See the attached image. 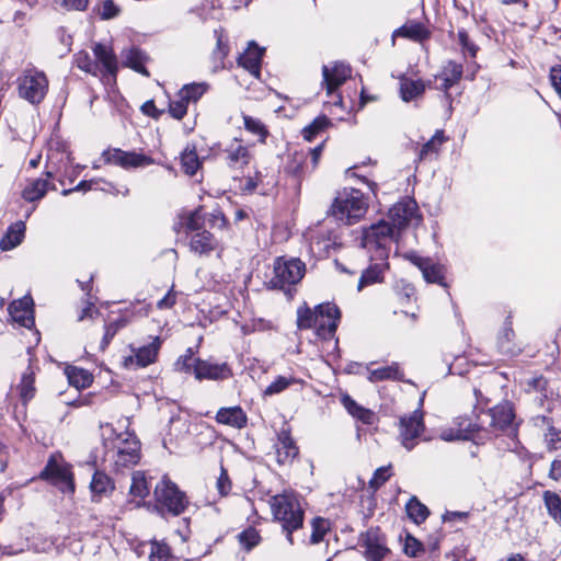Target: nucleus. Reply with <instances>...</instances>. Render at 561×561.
<instances>
[{
	"label": "nucleus",
	"instance_id": "obj_1",
	"mask_svg": "<svg viewBox=\"0 0 561 561\" xmlns=\"http://www.w3.org/2000/svg\"><path fill=\"white\" fill-rule=\"evenodd\" d=\"M274 519L282 524L287 540L293 545V533L302 527L304 510L298 495L293 491L276 494L270 500Z\"/></svg>",
	"mask_w": 561,
	"mask_h": 561
},
{
	"label": "nucleus",
	"instance_id": "obj_2",
	"mask_svg": "<svg viewBox=\"0 0 561 561\" xmlns=\"http://www.w3.org/2000/svg\"><path fill=\"white\" fill-rule=\"evenodd\" d=\"M367 208L364 194L359 190L351 188L337 194L330 214L344 225H353L365 216Z\"/></svg>",
	"mask_w": 561,
	"mask_h": 561
},
{
	"label": "nucleus",
	"instance_id": "obj_3",
	"mask_svg": "<svg viewBox=\"0 0 561 561\" xmlns=\"http://www.w3.org/2000/svg\"><path fill=\"white\" fill-rule=\"evenodd\" d=\"M399 233L390 222L382 219L364 230L362 243L369 252L375 251L371 259L386 261L389 256L390 245L397 241Z\"/></svg>",
	"mask_w": 561,
	"mask_h": 561
},
{
	"label": "nucleus",
	"instance_id": "obj_4",
	"mask_svg": "<svg viewBox=\"0 0 561 561\" xmlns=\"http://www.w3.org/2000/svg\"><path fill=\"white\" fill-rule=\"evenodd\" d=\"M157 507L162 516H179L188 505L187 496L170 479L164 477L154 488Z\"/></svg>",
	"mask_w": 561,
	"mask_h": 561
},
{
	"label": "nucleus",
	"instance_id": "obj_5",
	"mask_svg": "<svg viewBox=\"0 0 561 561\" xmlns=\"http://www.w3.org/2000/svg\"><path fill=\"white\" fill-rule=\"evenodd\" d=\"M190 354L178 360V365L182 366L185 371L193 370L196 379L224 380L231 377L232 373L227 363H213L201 358H194L191 350Z\"/></svg>",
	"mask_w": 561,
	"mask_h": 561
},
{
	"label": "nucleus",
	"instance_id": "obj_6",
	"mask_svg": "<svg viewBox=\"0 0 561 561\" xmlns=\"http://www.w3.org/2000/svg\"><path fill=\"white\" fill-rule=\"evenodd\" d=\"M305 272L306 265L301 260L278 257L274 263V276L270 283L274 288L288 291L291 286L301 280Z\"/></svg>",
	"mask_w": 561,
	"mask_h": 561
},
{
	"label": "nucleus",
	"instance_id": "obj_7",
	"mask_svg": "<svg viewBox=\"0 0 561 561\" xmlns=\"http://www.w3.org/2000/svg\"><path fill=\"white\" fill-rule=\"evenodd\" d=\"M20 98L31 104L41 103L48 90V80L43 71L26 69L18 79Z\"/></svg>",
	"mask_w": 561,
	"mask_h": 561
},
{
	"label": "nucleus",
	"instance_id": "obj_8",
	"mask_svg": "<svg viewBox=\"0 0 561 561\" xmlns=\"http://www.w3.org/2000/svg\"><path fill=\"white\" fill-rule=\"evenodd\" d=\"M41 478L49 481L62 493L72 494L75 492L73 474L70 467L56 456H51L48 459L45 468L41 472Z\"/></svg>",
	"mask_w": 561,
	"mask_h": 561
},
{
	"label": "nucleus",
	"instance_id": "obj_9",
	"mask_svg": "<svg viewBox=\"0 0 561 561\" xmlns=\"http://www.w3.org/2000/svg\"><path fill=\"white\" fill-rule=\"evenodd\" d=\"M424 430L425 425L421 409H416L410 415L401 416L399 421V439L401 445L408 451L412 450Z\"/></svg>",
	"mask_w": 561,
	"mask_h": 561
},
{
	"label": "nucleus",
	"instance_id": "obj_10",
	"mask_svg": "<svg viewBox=\"0 0 561 561\" xmlns=\"http://www.w3.org/2000/svg\"><path fill=\"white\" fill-rule=\"evenodd\" d=\"M358 545L363 548L366 561H383L390 554L386 536L379 528H369L362 534Z\"/></svg>",
	"mask_w": 561,
	"mask_h": 561
},
{
	"label": "nucleus",
	"instance_id": "obj_11",
	"mask_svg": "<svg viewBox=\"0 0 561 561\" xmlns=\"http://www.w3.org/2000/svg\"><path fill=\"white\" fill-rule=\"evenodd\" d=\"M390 225L400 234V231L410 225H417L421 220L417 214V204L412 198H405L394 204L388 213Z\"/></svg>",
	"mask_w": 561,
	"mask_h": 561
},
{
	"label": "nucleus",
	"instance_id": "obj_12",
	"mask_svg": "<svg viewBox=\"0 0 561 561\" xmlns=\"http://www.w3.org/2000/svg\"><path fill=\"white\" fill-rule=\"evenodd\" d=\"M162 341L159 336H154L152 341L139 347L129 345L131 354L124 357L123 366L127 369L145 368L153 364L161 347Z\"/></svg>",
	"mask_w": 561,
	"mask_h": 561
},
{
	"label": "nucleus",
	"instance_id": "obj_13",
	"mask_svg": "<svg viewBox=\"0 0 561 561\" xmlns=\"http://www.w3.org/2000/svg\"><path fill=\"white\" fill-rule=\"evenodd\" d=\"M316 332L321 339L328 340L334 336L341 319V311L332 302H323L316 307Z\"/></svg>",
	"mask_w": 561,
	"mask_h": 561
},
{
	"label": "nucleus",
	"instance_id": "obj_14",
	"mask_svg": "<svg viewBox=\"0 0 561 561\" xmlns=\"http://www.w3.org/2000/svg\"><path fill=\"white\" fill-rule=\"evenodd\" d=\"M106 163L119 165L124 169L150 165L151 157L135 151H124L118 148L105 150L102 154Z\"/></svg>",
	"mask_w": 561,
	"mask_h": 561
},
{
	"label": "nucleus",
	"instance_id": "obj_15",
	"mask_svg": "<svg viewBox=\"0 0 561 561\" xmlns=\"http://www.w3.org/2000/svg\"><path fill=\"white\" fill-rule=\"evenodd\" d=\"M222 158L230 169L242 170L252 161L253 153L249 146L236 138L222 150Z\"/></svg>",
	"mask_w": 561,
	"mask_h": 561
},
{
	"label": "nucleus",
	"instance_id": "obj_16",
	"mask_svg": "<svg viewBox=\"0 0 561 561\" xmlns=\"http://www.w3.org/2000/svg\"><path fill=\"white\" fill-rule=\"evenodd\" d=\"M490 427L494 431H506L515 428V410L510 401H503L489 409Z\"/></svg>",
	"mask_w": 561,
	"mask_h": 561
},
{
	"label": "nucleus",
	"instance_id": "obj_17",
	"mask_svg": "<svg viewBox=\"0 0 561 561\" xmlns=\"http://www.w3.org/2000/svg\"><path fill=\"white\" fill-rule=\"evenodd\" d=\"M404 257L420 268L427 283H435L445 286L442 265L434 263L431 259L422 257L415 252H409Z\"/></svg>",
	"mask_w": 561,
	"mask_h": 561
},
{
	"label": "nucleus",
	"instance_id": "obj_18",
	"mask_svg": "<svg viewBox=\"0 0 561 561\" xmlns=\"http://www.w3.org/2000/svg\"><path fill=\"white\" fill-rule=\"evenodd\" d=\"M352 69L343 62H335L332 68L322 67L323 84L327 93L332 94L347 78H350Z\"/></svg>",
	"mask_w": 561,
	"mask_h": 561
},
{
	"label": "nucleus",
	"instance_id": "obj_19",
	"mask_svg": "<svg viewBox=\"0 0 561 561\" xmlns=\"http://www.w3.org/2000/svg\"><path fill=\"white\" fill-rule=\"evenodd\" d=\"M9 313L14 322L31 329L34 325L32 297L24 296L21 299L12 301L9 306Z\"/></svg>",
	"mask_w": 561,
	"mask_h": 561
},
{
	"label": "nucleus",
	"instance_id": "obj_20",
	"mask_svg": "<svg viewBox=\"0 0 561 561\" xmlns=\"http://www.w3.org/2000/svg\"><path fill=\"white\" fill-rule=\"evenodd\" d=\"M264 49L251 41L247 50L238 57V65L248 70L252 76L259 78L261 73V61Z\"/></svg>",
	"mask_w": 561,
	"mask_h": 561
},
{
	"label": "nucleus",
	"instance_id": "obj_21",
	"mask_svg": "<svg viewBox=\"0 0 561 561\" xmlns=\"http://www.w3.org/2000/svg\"><path fill=\"white\" fill-rule=\"evenodd\" d=\"M115 490L113 480L103 471L96 470L90 483L91 500L99 503Z\"/></svg>",
	"mask_w": 561,
	"mask_h": 561
},
{
	"label": "nucleus",
	"instance_id": "obj_22",
	"mask_svg": "<svg viewBox=\"0 0 561 561\" xmlns=\"http://www.w3.org/2000/svg\"><path fill=\"white\" fill-rule=\"evenodd\" d=\"M216 421L238 430L247 426L248 417L244 411L239 407L220 408L216 414Z\"/></svg>",
	"mask_w": 561,
	"mask_h": 561
},
{
	"label": "nucleus",
	"instance_id": "obj_23",
	"mask_svg": "<svg viewBox=\"0 0 561 561\" xmlns=\"http://www.w3.org/2000/svg\"><path fill=\"white\" fill-rule=\"evenodd\" d=\"M298 455V447L291 438L289 432L282 431L278 435V442L276 444V457L277 462L280 465L291 462Z\"/></svg>",
	"mask_w": 561,
	"mask_h": 561
},
{
	"label": "nucleus",
	"instance_id": "obj_24",
	"mask_svg": "<svg viewBox=\"0 0 561 561\" xmlns=\"http://www.w3.org/2000/svg\"><path fill=\"white\" fill-rule=\"evenodd\" d=\"M217 247L214 234L207 230L195 232L190 240V249L199 255H208Z\"/></svg>",
	"mask_w": 561,
	"mask_h": 561
},
{
	"label": "nucleus",
	"instance_id": "obj_25",
	"mask_svg": "<svg viewBox=\"0 0 561 561\" xmlns=\"http://www.w3.org/2000/svg\"><path fill=\"white\" fill-rule=\"evenodd\" d=\"M93 53L98 62H100L106 72L111 75L114 79L116 77L118 65L115 54L112 48L107 45L96 43L93 46Z\"/></svg>",
	"mask_w": 561,
	"mask_h": 561
},
{
	"label": "nucleus",
	"instance_id": "obj_26",
	"mask_svg": "<svg viewBox=\"0 0 561 561\" xmlns=\"http://www.w3.org/2000/svg\"><path fill=\"white\" fill-rule=\"evenodd\" d=\"M50 178H53V173L48 171L46 172V179H35L30 181L22 192L23 198L27 202L42 199L48 190V180Z\"/></svg>",
	"mask_w": 561,
	"mask_h": 561
},
{
	"label": "nucleus",
	"instance_id": "obj_27",
	"mask_svg": "<svg viewBox=\"0 0 561 561\" xmlns=\"http://www.w3.org/2000/svg\"><path fill=\"white\" fill-rule=\"evenodd\" d=\"M25 224L23 221H16L12 224L5 234L0 240V249L2 251H9L18 247L24 239Z\"/></svg>",
	"mask_w": 561,
	"mask_h": 561
},
{
	"label": "nucleus",
	"instance_id": "obj_28",
	"mask_svg": "<svg viewBox=\"0 0 561 561\" xmlns=\"http://www.w3.org/2000/svg\"><path fill=\"white\" fill-rule=\"evenodd\" d=\"M342 403L353 417L367 425L374 424L376 415L371 410L359 405L347 394L343 396Z\"/></svg>",
	"mask_w": 561,
	"mask_h": 561
},
{
	"label": "nucleus",
	"instance_id": "obj_29",
	"mask_svg": "<svg viewBox=\"0 0 561 561\" xmlns=\"http://www.w3.org/2000/svg\"><path fill=\"white\" fill-rule=\"evenodd\" d=\"M386 267V261H380L379 263L370 264L367 268L363 270L358 280L357 289L360 291L366 286L381 283L383 278L382 274Z\"/></svg>",
	"mask_w": 561,
	"mask_h": 561
},
{
	"label": "nucleus",
	"instance_id": "obj_30",
	"mask_svg": "<svg viewBox=\"0 0 561 561\" xmlns=\"http://www.w3.org/2000/svg\"><path fill=\"white\" fill-rule=\"evenodd\" d=\"M514 331L511 327V322H505L501 333L497 336L499 351L508 356H516L522 352V348L514 342Z\"/></svg>",
	"mask_w": 561,
	"mask_h": 561
},
{
	"label": "nucleus",
	"instance_id": "obj_31",
	"mask_svg": "<svg viewBox=\"0 0 561 561\" xmlns=\"http://www.w3.org/2000/svg\"><path fill=\"white\" fill-rule=\"evenodd\" d=\"M124 57V66L134 69L135 71L141 73L145 77H149L150 73L145 67V61L147 59L146 55L136 47H133L126 50L123 55Z\"/></svg>",
	"mask_w": 561,
	"mask_h": 561
},
{
	"label": "nucleus",
	"instance_id": "obj_32",
	"mask_svg": "<svg viewBox=\"0 0 561 561\" xmlns=\"http://www.w3.org/2000/svg\"><path fill=\"white\" fill-rule=\"evenodd\" d=\"M308 153L304 150L295 151L289 156V160L285 167L286 173L296 179H300L306 173Z\"/></svg>",
	"mask_w": 561,
	"mask_h": 561
},
{
	"label": "nucleus",
	"instance_id": "obj_33",
	"mask_svg": "<svg viewBox=\"0 0 561 561\" xmlns=\"http://www.w3.org/2000/svg\"><path fill=\"white\" fill-rule=\"evenodd\" d=\"M425 91V83L422 80L401 79L400 95L404 102H410L422 95Z\"/></svg>",
	"mask_w": 561,
	"mask_h": 561
},
{
	"label": "nucleus",
	"instance_id": "obj_34",
	"mask_svg": "<svg viewBox=\"0 0 561 561\" xmlns=\"http://www.w3.org/2000/svg\"><path fill=\"white\" fill-rule=\"evenodd\" d=\"M393 36H400L415 42H422L426 39L430 34L421 23H407L397 28L393 33Z\"/></svg>",
	"mask_w": 561,
	"mask_h": 561
},
{
	"label": "nucleus",
	"instance_id": "obj_35",
	"mask_svg": "<svg viewBox=\"0 0 561 561\" xmlns=\"http://www.w3.org/2000/svg\"><path fill=\"white\" fill-rule=\"evenodd\" d=\"M403 377L399 365L393 363L389 366L376 368L369 371L368 380L370 382H377L382 380H401Z\"/></svg>",
	"mask_w": 561,
	"mask_h": 561
},
{
	"label": "nucleus",
	"instance_id": "obj_36",
	"mask_svg": "<svg viewBox=\"0 0 561 561\" xmlns=\"http://www.w3.org/2000/svg\"><path fill=\"white\" fill-rule=\"evenodd\" d=\"M542 497L550 517L561 525V496L556 492L545 491Z\"/></svg>",
	"mask_w": 561,
	"mask_h": 561
},
{
	"label": "nucleus",
	"instance_id": "obj_37",
	"mask_svg": "<svg viewBox=\"0 0 561 561\" xmlns=\"http://www.w3.org/2000/svg\"><path fill=\"white\" fill-rule=\"evenodd\" d=\"M408 516L415 523H423L430 515L428 508L416 496H412L405 505Z\"/></svg>",
	"mask_w": 561,
	"mask_h": 561
},
{
	"label": "nucleus",
	"instance_id": "obj_38",
	"mask_svg": "<svg viewBox=\"0 0 561 561\" xmlns=\"http://www.w3.org/2000/svg\"><path fill=\"white\" fill-rule=\"evenodd\" d=\"M208 90V84L205 82L202 83H190L185 84L178 93V96L183 98L188 103L197 102L204 93Z\"/></svg>",
	"mask_w": 561,
	"mask_h": 561
},
{
	"label": "nucleus",
	"instance_id": "obj_39",
	"mask_svg": "<svg viewBox=\"0 0 561 561\" xmlns=\"http://www.w3.org/2000/svg\"><path fill=\"white\" fill-rule=\"evenodd\" d=\"M316 323V308L312 310L306 304H304L297 309V327L299 330L314 329Z\"/></svg>",
	"mask_w": 561,
	"mask_h": 561
},
{
	"label": "nucleus",
	"instance_id": "obj_40",
	"mask_svg": "<svg viewBox=\"0 0 561 561\" xmlns=\"http://www.w3.org/2000/svg\"><path fill=\"white\" fill-rule=\"evenodd\" d=\"M149 561H176V558L167 543L153 540L150 542Z\"/></svg>",
	"mask_w": 561,
	"mask_h": 561
},
{
	"label": "nucleus",
	"instance_id": "obj_41",
	"mask_svg": "<svg viewBox=\"0 0 561 561\" xmlns=\"http://www.w3.org/2000/svg\"><path fill=\"white\" fill-rule=\"evenodd\" d=\"M126 437H123V434L117 435L115 442L113 443V449L112 453L115 451H130V449H135V454H139L140 451V445L136 436L125 433Z\"/></svg>",
	"mask_w": 561,
	"mask_h": 561
},
{
	"label": "nucleus",
	"instance_id": "obj_42",
	"mask_svg": "<svg viewBox=\"0 0 561 561\" xmlns=\"http://www.w3.org/2000/svg\"><path fill=\"white\" fill-rule=\"evenodd\" d=\"M69 383L77 389L87 388L92 382V375L82 368L71 367L67 370Z\"/></svg>",
	"mask_w": 561,
	"mask_h": 561
},
{
	"label": "nucleus",
	"instance_id": "obj_43",
	"mask_svg": "<svg viewBox=\"0 0 561 561\" xmlns=\"http://www.w3.org/2000/svg\"><path fill=\"white\" fill-rule=\"evenodd\" d=\"M445 141L444 131L443 130H436L435 135L426 141L420 152H419V159L424 160L431 154H435L438 152L439 147Z\"/></svg>",
	"mask_w": 561,
	"mask_h": 561
},
{
	"label": "nucleus",
	"instance_id": "obj_44",
	"mask_svg": "<svg viewBox=\"0 0 561 561\" xmlns=\"http://www.w3.org/2000/svg\"><path fill=\"white\" fill-rule=\"evenodd\" d=\"M112 458L115 469L121 470L135 466L140 459V454H135V449H130V451H126V454H124V451H115Z\"/></svg>",
	"mask_w": 561,
	"mask_h": 561
},
{
	"label": "nucleus",
	"instance_id": "obj_45",
	"mask_svg": "<svg viewBox=\"0 0 561 561\" xmlns=\"http://www.w3.org/2000/svg\"><path fill=\"white\" fill-rule=\"evenodd\" d=\"M35 377L31 367L22 375L20 382V394L24 401L31 400L35 394Z\"/></svg>",
	"mask_w": 561,
	"mask_h": 561
},
{
	"label": "nucleus",
	"instance_id": "obj_46",
	"mask_svg": "<svg viewBox=\"0 0 561 561\" xmlns=\"http://www.w3.org/2000/svg\"><path fill=\"white\" fill-rule=\"evenodd\" d=\"M181 226L187 231H199L203 226V217L199 209L184 213L180 216Z\"/></svg>",
	"mask_w": 561,
	"mask_h": 561
},
{
	"label": "nucleus",
	"instance_id": "obj_47",
	"mask_svg": "<svg viewBox=\"0 0 561 561\" xmlns=\"http://www.w3.org/2000/svg\"><path fill=\"white\" fill-rule=\"evenodd\" d=\"M243 123H244V128L248 131H250L253 135L259 136L261 142L265 141V139L268 135V130H267L266 126L259 118H254L249 115H243Z\"/></svg>",
	"mask_w": 561,
	"mask_h": 561
},
{
	"label": "nucleus",
	"instance_id": "obj_48",
	"mask_svg": "<svg viewBox=\"0 0 561 561\" xmlns=\"http://www.w3.org/2000/svg\"><path fill=\"white\" fill-rule=\"evenodd\" d=\"M238 540L244 550L250 551L260 543L261 536L255 528L249 527L238 535Z\"/></svg>",
	"mask_w": 561,
	"mask_h": 561
},
{
	"label": "nucleus",
	"instance_id": "obj_49",
	"mask_svg": "<svg viewBox=\"0 0 561 561\" xmlns=\"http://www.w3.org/2000/svg\"><path fill=\"white\" fill-rule=\"evenodd\" d=\"M181 162L182 169L187 175H194L201 165L199 159L194 149H185V151L182 153Z\"/></svg>",
	"mask_w": 561,
	"mask_h": 561
},
{
	"label": "nucleus",
	"instance_id": "obj_50",
	"mask_svg": "<svg viewBox=\"0 0 561 561\" xmlns=\"http://www.w3.org/2000/svg\"><path fill=\"white\" fill-rule=\"evenodd\" d=\"M330 125V119L327 116H319L313 122L302 129L304 138L311 141L317 134L324 130Z\"/></svg>",
	"mask_w": 561,
	"mask_h": 561
},
{
	"label": "nucleus",
	"instance_id": "obj_51",
	"mask_svg": "<svg viewBox=\"0 0 561 561\" xmlns=\"http://www.w3.org/2000/svg\"><path fill=\"white\" fill-rule=\"evenodd\" d=\"M330 525L329 522L321 517H316L312 520V534L310 537L311 543H319L323 540L324 535L329 530Z\"/></svg>",
	"mask_w": 561,
	"mask_h": 561
},
{
	"label": "nucleus",
	"instance_id": "obj_52",
	"mask_svg": "<svg viewBox=\"0 0 561 561\" xmlns=\"http://www.w3.org/2000/svg\"><path fill=\"white\" fill-rule=\"evenodd\" d=\"M76 64L78 68L92 75L96 73L99 67L98 64L93 61L90 55L84 50H81L76 55Z\"/></svg>",
	"mask_w": 561,
	"mask_h": 561
},
{
	"label": "nucleus",
	"instance_id": "obj_53",
	"mask_svg": "<svg viewBox=\"0 0 561 561\" xmlns=\"http://www.w3.org/2000/svg\"><path fill=\"white\" fill-rule=\"evenodd\" d=\"M545 443L549 451L561 449L559 445L561 443L560 431L553 426V423L549 425L545 433Z\"/></svg>",
	"mask_w": 561,
	"mask_h": 561
},
{
	"label": "nucleus",
	"instance_id": "obj_54",
	"mask_svg": "<svg viewBox=\"0 0 561 561\" xmlns=\"http://www.w3.org/2000/svg\"><path fill=\"white\" fill-rule=\"evenodd\" d=\"M130 494L134 496L144 499L148 495L149 490L147 486V482L144 477H141L139 473H135L133 476V482L129 489Z\"/></svg>",
	"mask_w": 561,
	"mask_h": 561
},
{
	"label": "nucleus",
	"instance_id": "obj_55",
	"mask_svg": "<svg viewBox=\"0 0 561 561\" xmlns=\"http://www.w3.org/2000/svg\"><path fill=\"white\" fill-rule=\"evenodd\" d=\"M548 380L543 376L535 377L527 382V392L537 391L541 394L540 404L547 398Z\"/></svg>",
	"mask_w": 561,
	"mask_h": 561
},
{
	"label": "nucleus",
	"instance_id": "obj_56",
	"mask_svg": "<svg viewBox=\"0 0 561 561\" xmlns=\"http://www.w3.org/2000/svg\"><path fill=\"white\" fill-rule=\"evenodd\" d=\"M190 103L181 96H178L176 100H173L169 104V112L171 116L175 119H182L187 113V105Z\"/></svg>",
	"mask_w": 561,
	"mask_h": 561
},
{
	"label": "nucleus",
	"instance_id": "obj_57",
	"mask_svg": "<svg viewBox=\"0 0 561 561\" xmlns=\"http://www.w3.org/2000/svg\"><path fill=\"white\" fill-rule=\"evenodd\" d=\"M463 68L461 64L456 61H448L443 70L442 76H446L451 83H458L462 77Z\"/></svg>",
	"mask_w": 561,
	"mask_h": 561
},
{
	"label": "nucleus",
	"instance_id": "obj_58",
	"mask_svg": "<svg viewBox=\"0 0 561 561\" xmlns=\"http://www.w3.org/2000/svg\"><path fill=\"white\" fill-rule=\"evenodd\" d=\"M56 541L53 538L35 537L32 541V548L35 552L47 553L54 549Z\"/></svg>",
	"mask_w": 561,
	"mask_h": 561
},
{
	"label": "nucleus",
	"instance_id": "obj_59",
	"mask_svg": "<svg viewBox=\"0 0 561 561\" xmlns=\"http://www.w3.org/2000/svg\"><path fill=\"white\" fill-rule=\"evenodd\" d=\"M89 0H54V4L56 8H60L62 10H78L83 11L87 9Z\"/></svg>",
	"mask_w": 561,
	"mask_h": 561
},
{
	"label": "nucleus",
	"instance_id": "obj_60",
	"mask_svg": "<svg viewBox=\"0 0 561 561\" xmlns=\"http://www.w3.org/2000/svg\"><path fill=\"white\" fill-rule=\"evenodd\" d=\"M290 383H291L290 379L279 376L264 390V394L265 396L277 394V393L282 392L283 390H285Z\"/></svg>",
	"mask_w": 561,
	"mask_h": 561
},
{
	"label": "nucleus",
	"instance_id": "obj_61",
	"mask_svg": "<svg viewBox=\"0 0 561 561\" xmlns=\"http://www.w3.org/2000/svg\"><path fill=\"white\" fill-rule=\"evenodd\" d=\"M119 8L114 3L113 0L103 1L99 9V13L103 20H110L118 15Z\"/></svg>",
	"mask_w": 561,
	"mask_h": 561
},
{
	"label": "nucleus",
	"instance_id": "obj_62",
	"mask_svg": "<svg viewBox=\"0 0 561 561\" xmlns=\"http://www.w3.org/2000/svg\"><path fill=\"white\" fill-rule=\"evenodd\" d=\"M458 41L462 47V50L468 51L471 57H476L478 46L470 41L466 30L462 28L458 31Z\"/></svg>",
	"mask_w": 561,
	"mask_h": 561
},
{
	"label": "nucleus",
	"instance_id": "obj_63",
	"mask_svg": "<svg viewBox=\"0 0 561 561\" xmlns=\"http://www.w3.org/2000/svg\"><path fill=\"white\" fill-rule=\"evenodd\" d=\"M389 469H390V467H380V468H378L375 471L374 477H373V479L369 482L370 486L374 488V489H378L386 481H388V479L390 478Z\"/></svg>",
	"mask_w": 561,
	"mask_h": 561
},
{
	"label": "nucleus",
	"instance_id": "obj_64",
	"mask_svg": "<svg viewBox=\"0 0 561 561\" xmlns=\"http://www.w3.org/2000/svg\"><path fill=\"white\" fill-rule=\"evenodd\" d=\"M550 82L561 98V66H554L550 70Z\"/></svg>",
	"mask_w": 561,
	"mask_h": 561
}]
</instances>
